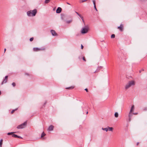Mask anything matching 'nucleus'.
<instances>
[{"instance_id":"nucleus-1","label":"nucleus","mask_w":147,"mask_h":147,"mask_svg":"<svg viewBox=\"0 0 147 147\" xmlns=\"http://www.w3.org/2000/svg\"><path fill=\"white\" fill-rule=\"evenodd\" d=\"M135 82L134 81L132 80L128 82L125 86V88L127 89L132 86H134Z\"/></svg>"},{"instance_id":"nucleus-2","label":"nucleus","mask_w":147,"mask_h":147,"mask_svg":"<svg viewBox=\"0 0 147 147\" xmlns=\"http://www.w3.org/2000/svg\"><path fill=\"white\" fill-rule=\"evenodd\" d=\"M37 13V10L36 9H34L32 10H30L28 11L27 13V15L29 16H34Z\"/></svg>"},{"instance_id":"nucleus-3","label":"nucleus","mask_w":147,"mask_h":147,"mask_svg":"<svg viewBox=\"0 0 147 147\" xmlns=\"http://www.w3.org/2000/svg\"><path fill=\"white\" fill-rule=\"evenodd\" d=\"M89 29V27L88 26H86L82 28L81 32L83 34L86 33L88 32Z\"/></svg>"},{"instance_id":"nucleus-4","label":"nucleus","mask_w":147,"mask_h":147,"mask_svg":"<svg viewBox=\"0 0 147 147\" xmlns=\"http://www.w3.org/2000/svg\"><path fill=\"white\" fill-rule=\"evenodd\" d=\"M27 122L25 121L24 123L18 126L17 128L18 129H23L25 128L26 126Z\"/></svg>"},{"instance_id":"nucleus-5","label":"nucleus","mask_w":147,"mask_h":147,"mask_svg":"<svg viewBox=\"0 0 147 147\" xmlns=\"http://www.w3.org/2000/svg\"><path fill=\"white\" fill-rule=\"evenodd\" d=\"M51 32L53 36H57V34L56 32L55 31L53 30H51Z\"/></svg>"},{"instance_id":"nucleus-6","label":"nucleus","mask_w":147,"mask_h":147,"mask_svg":"<svg viewBox=\"0 0 147 147\" xmlns=\"http://www.w3.org/2000/svg\"><path fill=\"white\" fill-rule=\"evenodd\" d=\"M123 25L121 24L120 25V26L118 27L117 28L119 29L122 32L123 30Z\"/></svg>"},{"instance_id":"nucleus-7","label":"nucleus","mask_w":147,"mask_h":147,"mask_svg":"<svg viewBox=\"0 0 147 147\" xmlns=\"http://www.w3.org/2000/svg\"><path fill=\"white\" fill-rule=\"evenodd\" d=\"M53 128H54L53 126L52 125H51L49 127V128L48 129V130L49 131H51L53 130Z\"/></svg>"},{"instance_id":"nucleus-8","label":"nucleus","mask_w":147,"mask_h":147,"mask_svg":"<svg viewBox=\"0 0 147 147\" xmlns=\"http://www.w3.org/2000/svg\"><path fill=\"white\" fill-rule=\"evenodd\" d=\"M61 11V7H59L56 10V13H60Z\"/></svg>"},{"instance_id":"nucleus-9","label":"nucleus","mask_w":147,"mask_h":147,"mask_svg":"<svg viewBox=\"0 0 147 147\" xmlns=\"http://www.w3.org/2000/svg\"><path fill=\"white\" fill-rule=\"evenodd\" d=\"M8 76H6L5 77V79L3 81V82L2 83V84H3V83H6L7 82V80Z\"/></svg>"},{"instance_id":"nucleus-10","label":"nucleus","mask_w":147,"mask_h":147,"mask_svg":"<svg viewBox=\"0 0 147 147\" xmlns=\"http://www.w3.org/2000/svg\"><path fill=\"white\" fill-rule=\"evenodd\" d=\"M134 105H133L130 110L129 112L132 113L133 111H134Z\"/></svg>"},{"instance_id":"nucleus-11","label":"nucleus","mask_w":147,"mask_h":147,"mask_svg":"<svg viewBox=\"0 0 147 147\" xmlns=\"http://www.w3.org/2000/svg\"><path fill=\"white\" fill-rule=\"evenodd\" d=\"M34 51H38L41 50L40 49H39L38 48H34L33 49Z\"/></svg>"},{"instance_id":"nucleus-12","label":"nucleus","mask_w":147,"mask_h":147,"mask_svg":"<svg viewBox=\"0 0 147 147\" xmlns=\"http://www.w3.org/2000/svg\"><path fill=\"white\" fill-rule=\"evenodd\" d=\"M92 1L94 5V9H95L96 8V6L95 0H93Z\"/></svg>"},{"instance_id":"nucleus-13","label":"nucleus","mask_w":147,"mask_h":147,"mask_svg":"<svg viewBox=\"0 0 147 147\" xmlns=\"http://www.w3.org/2000/svg\"><path fill=\"white\" fill-rule=\"evenodd\" d=\"M108 130L109 131H112L113 128L112 127H108Z\"/></svg>"},{"instance_id":"nucleus-14","label":"nucleus","mask_w":147,"mask_h":147,"mask_svg":"<svg viewBox=\"0 0 147 147\" xmlns=\"http://www.w3.org/2000/svg\"><path fill=\"white\" fill-rule=\"evenodd\" d=\"M3 139H1L0 140V147H2V146L3 144Z\"/></svg>"},{"instance_id":"nucleus-15","label":"nucleus","mask_w":147,"mask_h":147,"mask_svg":"<svg viewBox=\"0 0 147 147\" xmlns=\"http://www.w3.org/2000/svg\"><path fill=\"white\" fill-rule=\"evenodd\" d=\"M119 116L118 113L117 112H115V117H118Z\"/></svg>"},{"instance_id":"nucleus-16","label":"nucleus","mask_w":147,"mask_h":147,"mask_svg":"<svg viewBox=\"0 0 147 147\" xmlns=\"http://www.w3.org/2000/svg\"><path fill=\"white\" fill-rule=\"evenodd\" d=\"M102 129L103 130L106 131H108V128H104L102 127Z\"/></svg>"},{"instance_id":"nucleus-17","label":"nucleus","mask_w":147,"mask_h":147,"mask_svg":"<svg viewBox=\"0 0 147 147\" xmlns=\"http://www.w3.org/2000/svg\"><path fill=\"white\" fill-rule=\"evenodd\" d=\"M51 0H45V3H48Z\"/></svg>"},{"instance_id":"nucleus-18","label":"nucleus","mask_w":147,"mask_h":147,"mask_svg":"<svg viewBox=\"0 0 147 147\" xmlns=\"http://www.w3.org/2000/svg\"><path fill=\"white\" fill-rule=\"evenodd\" d=\"M45 135V133H44V132H43L41 134V137L43 138Z\"/></svg>"},{"instance_id":"nucleus-19","label":"nucleus","mask_w":147,"mask_h":147,"mask_svg":"<svg viewBox=\"0 0 147 147\" xmlns=\"http://www.w3.org/2000/svg\"><path fill=\"white\" fill-rule=\"evenodd\" d=\"M12 137H14V138H17V137H18V136L17 135H16L15 134H13L12 135Z\"/></svg>"},{"instance_id":"nucleus-20","label":"nucleus","mask_w":147,"mask_h":147,"mask_svg":"<svg viewBox=\"0 0 147 147\" xmlns=\"http://www.w3.org/2000/svg\"><path fill=\"white\" fill-rule=\"evenodd\" d=\"M132 115V113L129 112V117H131Z\"/></svg>"},{"instance_id":"nucleus-21","label":"nucleus","mask_w":147,"mask_h":147,"mask_svg":"<svg viewBox=\"0 0 147 147\" xmlns=\"http://www.w3.org/2000/svg\"><path fill=\"white\" fill-rule=\"evenodd\" d=\"M115 36L114 34H112L111 36V38H114L115 37Z\"/></svg>"},{"instance_id":"nucleus-22","label":"nucleus","mask_w":147,"mask_h":147,"mask_svg":"<svg viewBox=\"0 0 147 147\" xmlns=\"http://www.w3.org/2000/svg\"><path fill=\"white\" fill-rule=\"evenodd\" d=\"M74 88V86H71V87L68 88H67L68 89H72Z\"/></svg>"},{"instance_id":"nucleus-23","label":"nucleus","mask_w":147,"mask_h":147,"mask_svg":"<svg viewBox=\"0 0 147 147\" xmlns=\"http://www.w3.org/2000/svg\"><path fill=\"white\" fill-rule=\"evenodd\" d=\"M17 109H15V110H13L12 111H11V113H13V112L17 110Z\"/></svg>"},{"instance_id":"nucleus-24","label":"nucleus","mask_w":147,"mask_h":147,"mask_svg":"<svg viewBox=\"0 0 147 147\" xmlns=\"http://www.w3.org/2000/svg\"><path fill=\"white\" fill-rule=\"evenodd\" d=\"M87 0H82V1H80V3L81 2H82V3H83L85 1H87Z\"/></svg>"},{"instance_id":"nucleus-25","label":"nucleus","mask_w":147,"mask_h":147,"mask_svg":"<svg viewBox=\"0 0 147 147\" xmlns=\"http://www.w3.org/2000/svg\"><path fill=\"white\" fill-rule=\"evenodd\" d=\"M33 40V37H32V38H30V41H32Z\"/></svg>"},{"instance_id":"nucleus-26","label":"nucleus","mask_w":147,"mask_h":147,"mask_svg":"<svg viewBox=\"0 0 147 147\" xmlns=\"http://www.w3.org/2000/svg\"><path fill=\"white\" fill-rule=\"evenodd\" d=\"M12 85L14 87L16 85V84L14 82H13L12 83Z\"/></svg>"},{"instance_id":"nucleus-27","label":"nucleus","mask_w":147,"mask_h":147,"mask_svg":"<svg viewBox=\"0 0 147 147\" xmlns=\"http://www.w3.org/2000/svg\"><path fill=\"white\" fill-rule=\"evenodd\" d=\"M13 133H14V132L8 133H7V134H8V135H11V134H13Z\"/></svg>"},{"instance_id":"nucleus-28","label":"nucleus","mask_w":147,"mask_h":147,"mask_svg":"<svg viewBox=\"0 0 147 147\" xmlns=\"http://www.w3.org/2000/svg\"><path fill=\"white\" fill-rule=\"evenodd\" d=\"M79 16L82 19V18H83V17L80 14V15H79Z\"/></svg>"},{"instance_id":"nucleus-29","label":"nucleus","mask_w":147,"mask_h":147,"mask_svg":"<svg viewBox=\"0 0 147 147\" xmlns=\"http://www.w3.org/2000/svg\"><path fill=\"white\" fill-rule=\"evenodd\" d=\"M83 60H84V61H86V60L85 59V58L84 57H83Z\"/></svg>"},{"instance_id":"nucleus-30","label":"nucleus","mask_w":147,"mask_h":147,"mask_svg":"<svg viewBox=\"0 0 147 147\" xmlns=\"http://www.w3.org/2000/svg\"><path fill=\"white\" fill-rule=\"evenodd\" d=\"M131 120V117H129V121H130Z\"/></svg>"},{"instance_id":"nucleus-31","label":"nucleus","mask_w":147,"mask_h":147,"mask_svg":"<svg viewBox=\"0 0 147 147\" xmlns=\"http://www.w3.org/2000/svg\"><path fill=\"white\" fill-rule=\"evenodd\" d=\"M81 48L82 49H83V46L82 45H81Z\"/></svg>"},{"instance_id":"nucleus-32","label":"nucleus","mask_w":147,"mask_h":147,"mask_svg":"<svg viewBox=\"0 0 147 147\" xmlns=\"http://www.w3.org/2000/svg\"><path fill=\"white\" fill-rule=\"evenodd\" d=\"M17 138H22L20 136H18V137H17Z\"/></svg>"},{"instance_id":"nucleus-33","label":"nucleus","mask_w":147,"mask_h":147,"mask_svg":"<svg viewBox=\"0 0 147 147\" xmlns=\"http://www.w3.org/2000/svg\"><path fill=\"white\" fill-rule=\"evenodd\" d=\"M133 114L135 115H136L138 114L137 113H133Z\"/></svg>"},{"instance_id":"nucleus-34","label":"nucleus","mask_w":147,"mask_h":147,"mask_svg":"<svg viewBox=\"0 0 147 147\" xmlns=\"http://www.w3.org/2000/svg\"><path fill=\"white\" fill-rule=\"evenodd\" d=\"M79 16V15H80V14H79L78 12L76 11L75 12Z\"/></svg>"},{"instance_id":"nucleus-35","label":"nucleus","mask_w":147,"mask_h":147,"mask_svg":"<svg viewBox=\"0 0 147 147\" xmlns=\"http://www.w3.org/2000/svg\"><path fill=\"white\" fill-rule=\"evenodd\" d=\"M85 90L87 92H88V90L87 88L85 89Z\"/></svg>"},{"instance_id":"nucleus-36","label":"nucleus","mask_w":147,"mask_h":147,"mask_svg":"<svg viewBox=\"0 0 147 147\" xmlns=\"http://www.w3.org/2000/svg\"><path fill=\"white\" fill-rule=\"evenodd\" d=\"M71 21H67V22L68 23H69L71 22Z\"/></svg>"},{"instance_id":"nucleus-37","label":"nucleus","mask_w":147,"mask_h":147,"mask_svg":"<svg viewBox=\"0 0 147 147\" xmlns=\"http://www.w3.org/2000/svg\"><path fill=\"white\" fill-rule=\"evenodd\" d=\"M82 21L84 22V19H83V18H82Z\"/></svg>"},{"instance_id":"nucleus-38","label":"nucleus","mask_w":147,"mask_h":147,"mask_svg":"<svg viewBox=\"0 0 147 147\" xmlns=\"http://www.w3.org/2000/svg\"><path fill=\"white\" fill-rule=\"evenodd\" d=\"M67 4L70 5V4L69 3H68L67 2Z\"/></svg>"},{"instance_id":"nucleus-39","label":"nucleus","mask_w":147,"mask_h":147,"mask_svg":"<svg viewBox=\"0 0 147 147\" xmlns=\"http://www.w3.org/2000/svg\"><path fill=\"white\" fill-rule=\"evenodd\" d=\"M6 50V49H4V52H5V51Z\"/></svg>"},{"instance_id":"nucleus-40","label":"nucleus","mask_w":147,"mask_h":147,"mask_svg":"<svg viewBox=\"0 0 147 147\" xmlns=\"http://www.w3.org/2000/svg\"><path fill=\"white\" fill-rule=\"evenodd\" d=\"M138 144H139V143H138V142L137 143V145H138Z\"/></svg>"},{"instance_id":"nucleus-41","label":"nucleus","mask_w":147,"mask_h":147,"mask_svg":"<svg viewBox=\"0 0 147 147\" xmlns=\"http://www.w3.org/2000/svg\"><path fill=\"white\" fill-rule=\"evenodd\" d=\"M145 110H147V107L146 108V109H145Z\"/></svg>"},{"instance_id":"nucleus-42","label":"nucleus","mask_w":147,"mask_h":147,"mask_svg":"<svg viewBox=\"0 0 147 147\" xmlns=\"http://www.w3.org/2000/svg\"><path fill=\"white\" fill-rule=\"evenodd\" d=\"M95 9L96 11H97V9L96 8H95Z\"/></svg>"},{"instance_id":"nucleus-43","label":"nucleus","mask_w":147,"mask_h":147,"mask_svg":"<svg viewBox=\"0 0 147 147\" xmlns=\"http://www.w3.org/2000/svg\"><path fill=\"white\" fill-rule=\"evenodd\" d=\"M95 9L96 11H97V9L96 8H95Z\"/></svg>"},{"instance_id":"nucleus-44","label":"nucleus","mask_w":147,"mask_h":147,"mask_svg":"<svg viewBox=\"0 0 147 147\" xmlns=\"http://www.w3.org/2000/svg\"><path fill=\"white\" fill-rule=\"evenodd\" d=\"M1 94V91H0V95Z\"/></svg>"},{"instance_id":"nucleus-45","label":"nucleus","mask_w":147,"mask_h":147,"mask_svg":"<svg viewBox=\"0 0 147 147\" xmlns=\"http://www.w3.org/2000/svg\"><path fill=\"white\" fill-rule=\"evenodd\" d=\"M88 113V112H87V113H86V114H87Z\"/></svg>"}]
</instances>
